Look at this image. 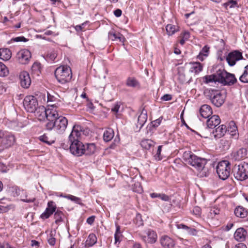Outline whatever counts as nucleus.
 Here are the masks:
<instances>
[{
  "label": "nucleus",
  "instance_id": "774afa93",
  "mask_svg": "<svg viewBox=\"0 0 248 248\" xmlns=\"http://www.w3.org/2000/svg\"><path fill=\"white\" fill-rule=\"evenodd\" d=\"M233 248H247V247L246 244L240 243L235 245Z\"/></svg>",
  "mask_w": 248,
  "mask_h": 248
},
{
  "label": "nucleus",
  "instance_id": "de8ad7c7",
  "mask_svg": "<svg viewBox=\"0 0 248 248\" xmlns=\"http://www.w3.org/2000/svg\"><path fill=\"white\" fill-rule=\"evenodd\" d=\"M62 216L63 213L61 211L57 210L55 212L54 217L55 219V223L58 224L59 222L62 221Z\"/></svg>",
  "mask_w": 248,
  "mask_h": 248
},
{
  "label": "nucleus",
  "instance_id": "864d4df0",
  "mask_svg": "<svg viewBox=\"0 0 248 248\" xmlns=\"http://www.w3.org/2000/svg\"><path fill=\"white\" fill-rule=\"evenodd\" d=\"M162 145H159L158 147L156 153L155 155V159L157 160H160L162 159V157L161 155V152L162 150Z\"/></svg>",
  "mask_w": 248,
  "mask_h": 248
},
{
  "label": "nucleus",
  "instance_id": "0eeeda50",
  "mask_svg": "<svg viewBox=\"0 0 248 248\" xmlns=\"http://www.w3.org/2000/svg\"><path fill=\"white\" fill-rule=\"evenodd\" d=\"M232 171L235 179L243 181L248 179V163H242L234 166Z\"/></svg>",
  "mask_w": 248,
  "mask_h": 248
},
{
  "label": "nucleus",
  "instance_id": "a878e982",
  "mask_svg": "<svg viewBox=\"0 0 248 248\" xmlns=\"http://www.w3.org/2000/svg\"><path fill=\"white\" fill-rule=\"evenodd\" d=\"M96 150L95 145L94 143H87L84 145L83 155H90L93 154Z\"/></svg>",
  "mask_w": 248,
  "mask_h": 248
},
{
  "label": "nucleus",
  "instance_id": "72a5a7b5",
  "mask_svg": "<svg viewBox=\"0 0 248 248\" xmlns=\"http://www.w3.org/2000/svg\"><path fill=\"white\" fill-rule=\"evenodd\" d=\"M147 113L146 112H144L143 111H142L138 118L137 126H139L140 129H141L142 127L144 125V124L147 121Z\"/></svg>",
  "mask_w": 248,
  "mask_h": 248
},
{
  "label": "nucleus",
  "instance_id": "4d7b16f0",
  "mask_svg": "<svg viewBox=\"0 0 248 248\" xmlns=\"http://www.w3.org/2000/svg\"><path fill=\"white\" fill-rule=\"evenodd\" d=\"M162 120V117H161L159 118L158 119L152 122H151L152 126L154 127H156L158 126L160 124Z\"/></svg>",
  "mask_w": 248,
  "mask_h": 248
},
{
  "label": "nucleus",
  "instance_id": "e433bc0d",
  "mask_svg": "<svg viewBox=\"0 0 248 248\" xmlns=\"http://www.w3.org/2000/svg\"><path fill=\"white\" fill-rule=\"evenodd\" d=\"M154 145V142L148 139H144L141 141L140 145L142 148L146 150H149L151 147H153Z\"/></svg>",
  "mask_w": 248,
  "mask_h": 248
},
{
  "label": "nucleus",
  "instance_id": "39448f33",
  "mask_svg": "<svg viewBox=\"0 0 248 248\" xmlns=\"http://www.w3.org/2000/svg\"><path fill=\"white\" fill-rule=\"evenodd\" d=\"M204 93L211 100L212 103L217 107H220L224 102L225 96L219 91L207 89L204 91Z\"/></svg>",
  "mask_w": 248,
  "mask_h": 248
},
{
  "label": "nucleus",
  "instance_id": "bf43d9fd",
  "mask_svg": "<svg viewBox=\"0 0 248 248\" xmlns=\"http://www.w3.org/2000/svg\"><path fill=\"white\" fill-rule=\"evenodd\" d=\"M193 213L197 216H200L201 215V209L198 206L194 207L193 209Z\"/></svg>",
  "mask_w": 248,
  "mask_h": 248
},
{
  "label": "nucleus",
  "instance_id": "cd10ccee",
  "mask_svg": "<svg viewBox=\"0 0 248 248\" xmlns=\"http://www.w3.org/2000/svg\"><path fill=\"white\" fill-rule=\"evenodd\" d=\"M234 213L236 217L241 218H244L248 215L247 210L240 206L235 208L234 211Z\"/></svg>",
  "mask_w": 248,
  "mask_h": 248
},
{
  "label": "nucleus",
  "instance_id": "ea45409f",
  "mask_svg": "<svg viewBox=\"0 0 248 248\" xmlns=\"http://www.w3.org/2000/svg\"><path fill=\"white\" fill-rule=\"evenodd\" d=\"M11 195L14 197H17L21 195V193H25L24 190H21L17 186H13L10 189Z\"/></svg>",
  "mask_w": 248,
  "mask_h": 248
},
{
  "label": "nucleus",
  "instance_id": "8fccbe9b",
  "mask_svg": "<svg viewBox=\"0 0 248 248\" xmlns=\"http://www.w3.org/2000/svg\"><path fill=\"white\" fill-rule=\"evenodd\" d=\"M19 196L22 201L27 203L33 202L35 200L34 198L28 199L26 192L25 193H21V195Z\"/></svg>",
  "mask_w": 248,
  "mask_h": 248
},
{
  "label": "nucleus",
  "instance_id": "13d9d810",
  "mask_svg": "<svg viewBox=\"0 0 248 248\" xmlns=\"http://www.w3.org/2000/svg\"><path fill=\"white\" fill-rule=\"evenodd\" d=\"M121 106L120 102L116 103L114 106L111 108V111L115 113H117L119 111V108Z\"/></svg>",
  "mask_w": 248,
  "mask_h": 248
},
{
  "label": "nucleus",
  "instance_id": "49530a36",
  "mask_svg": "<svg viewBox=\"0 0 248 248\" xmlns=\"http://www.w3.org/2000/svg\"><path fill=\"white\" fill-rule=\"evenodd\" d=\"M220 143L224 150H228L230 148L232 140L223 139L221 140Z\"/></svg>",
  "mask_w": 248,
  "mask_h": 248
},
{
  "label": "nucleus",
  "instance_id": "e2e57ef3",
  "mask_svg": "<svg viewBox=\"0 0 248 248\" xmlns=\"http://www.w3.org/2000/svg\"><path fill=\"white\" fill-rule=\"evenodd\" d=\"M95 217L94 216H92L89 217L87 219V220H86L87 223L88 224H89V225H92L94 221Z\"/></svg>",
  "mask_w": 248,
  "mask_h": 248
},
{
  "label": "nucleus",
  "instance_id": "7ed1b4c3",
  "mask_svg": "<svg viewBox=\"0 0 248 248\" xmlns=\"http://www.w3.org/2000/svg\"><path fill=\"white\" fill-rule=\"evenodd\" d=\"M54 74L58 82L62 84L70 82L72 77L71 68L67 65H61L57 67Z\"/></svg>",
  "mask_w": 248,
  "mask_h": 248
},
{
  "label": "nucleus",
  "instance_id": "2f4dec72",
  "mask_svg": "<svg viewBox=\"0 0 248 248\" xmlns=\"http://www.w3.org/2000/svg\"><path fill=\"white\" fill-rule=\"evenodd\" d=\"M114 132L112 128H108L106 129L103 134V139L106 142L110 141L113 138Z\"/></svg>",
  "mask_w": 248,
  "mask_h": 248
},
{
  "label": "nucleus",
  "instance_id": "412c9836",
  "mask_svg": "<svg viewBox=\"0 0 248 248\" xmlns=\"http://www.w3.org/2000/svg\"><path fill=\"white\" fill-rule=\"evenodd\" d=\"M160 241L164 248H172L175 245L174 240L167 235L162 236Z\"/></svg>",
  "mask_w": 248,
  "mask_h": 248
},
{
  "label": "nucleus",
  "instance_id": "58836bf2",
  "mask_svg": "<svg viewBox=\"0 0 248 248\" xmlns=\"http://www.w3.org/2000/svg\"><path fill=\"white\" fill-rule=\"evenodd\" d=\"M31 72L33 74L37 76H39L41 73V64L39 62H35L32 65Z\"/></svg>",
  "mask_w": 248,
  "mask_h": 248
},
{
  "label": "nucleus",
  "instance_id": "f3484780",
  "mask_svg": "<svg viewBox=\"0 0 248 248\" xmlns=\"http://www.w3.org/2000/svg\"><path fill=\"white\" fill-rule=\"evenodd\" d=\"M19 79L21 86L24 88H28L31 85V79L29 74L26 71L20 73Z\"/></svg>",
  "mask_w": 248,
  "mask_h": 248
},
{
  "label": "nucleus",
  "instance_id": "5fc2aeb1",
  "mask_svg": "<svg viewBox=\"0 0 248 248\" xmlns=\"http://www.w3.org/2000/svg\"><path fill=\"white\" fill-rule=\"evenodd\" d=\"M48 244L51 246H54L56 243V239L54 237L52 233H50L47 239Z\"/></svg>",
  "mask_w": 248,
  "mask_h": 248
},
{
  "label": "nucleus",
  "instance_id": "c756f323",
  "mask_svg": "<svg viewBox=\"0 0 248 248\" xmlns=\"http://www.w3.org/2000/svg\"><path fill=\"white\" fill-rule=\"evenodd\" d=\"M209 51L210 47L207 45L205 46L197 56V58L201 61H203V60L208 56Z\"/></svg>",
  "mask_w": 248,
  "mask_h": 248
},
{
  "label": "nucleus",
  "instance_id": "338daca9",
  "mask_svg": "<svg viewBox=\"0 0 248 248\" xmlns=\"http://www.w3.org/2000/svg\"><path fill=\"white\" fill-rule=\"evenodd\" d=\"M0 171L2 172H6L7 171V167L3 163H0Z\"/></svg>",
  "mask_w": 248,
  "mask_h": 248
},
{
  "label": "nucleus",
  "instance_id": "f704fd0d",
  "mask_svg": "<svg viewBox=\"0 0 248 248\" xmlns=\"http://www.w3.org/2000/svg\"><path fill=\"white\" fill-rule=\"evenodd\" d=\"M97 242V237L94 233H90L85 243V246L88 247H92Z\"/></svg>",
  "mask_w": 248,
  "mask_h": 248
},
{
  "label": "nucleus",
  "instance_id": "c03bdc74",
  "mask_svg": "<svg viewBox=\"0 0 248 248\" xmlns=\"http://www.w3.org/2000/svg\"><path fill=\"white\" fill-rule=\"evenodd\" d=\"M166 30L169 35H172L177 31V27L171 24H168L166 27Z\"/></svg>",
  "mask_w": 248,
  "mask_h": 248
},
{
  "label": "nucleus",
  "instance_id": "79ce46f5",
  "mask_svg": "<svg viewBox=\"0 0 248 248\" xmlns=\"http://www.w3.org/2000/svg\"><path fill=\"white\" fill-rule=\"evenodd\" d=\"M39 140L48 145H51L55 142V139H50L46 134L40 136Z\"/></svg>",
  "mask_w": 248,
  "mask_h": 248
},
{
  "label": "nucleus",
  "instance_id": "6ab92c4d",
  "mask_svg": "<svg viewBox=\"0 0 248 248\" xmlns=\"http://www.w3.org/2000/svg\"><path fill=\"white\" fill-rule=\"evenodd\" d=\"M108 38L111 41H119L124 44L125 40L124 36L119 32H116L114 30H111L108 33Z\"/></svg>",
  "mask_w": 248,
  "mask_h": 248
},
{
  "label": "nucleus",
  "instance_id": "aec40b11",
  "mask_svg": "<svg viewBox=\"0 0 248 248\" xmlns=\"http://www.w3.org/2000/svg\"><path fill=\"white\" fill-rule=\"evenodd\" d=\"M248 235V232L244 228H239L234 232V238L237 241L242 242L246 239Z\"/></svg>",
  "mask_w": 248,
  "mask_h": 248
},
{
  "label": "nucleus",
  "instance_id": "bb28decb",
  "mask_svg": "<svg viewBox=\"0 0 248 248\" xmlns=\"http://www.w3.org/2000/svg\"><path fill=\"white\" fill-rule=\"evenodd\" d=\"M189 64L190 65L189 71L191 73L197 74L202 70V65L199 62H190Z\"/></svg>",
  "mask_w": 248,
  "mask_h": 248
},
{
  "label": "nucleus",
  "instance_id": "7c9ffc66",
  "mask_svg": "<svg viewBox=\"0 0 248 248\" xmlns=\"http://www.w3.org/2000/svg\"><path fill=\"white\" fill-rule=\"evenodd\" d=\"M11 52L8 48L0 49V59L4 61H8L11 57Z\"/></svg>",
  "mask_w": 248,
  "mask_h": 248
},
{
  "label": "nucleus",
  "instance_id": "0e129e2a",
  "mask_svg": "<svg viewBox=\"0 0 248 248\" xmlns=\"http://www.w3.org/2000/svg\"><path fill=\"white\" fill-rule=\"evenodd\" d=\"M178 79L181 83H184L186 81L185 76L184 74L179 73L178 76Z\"/></svg>",
  "mask_w": 248,
  "mask_h": 248
},
{
  "label": "nucleus",
  "instance_id": "6e6d98bb",
  "mask_svg": "<svg viewBox=\"0 0 248 248\" xmlns=\"http://www.w3.org/2000/svg\"><path fill=\"white\" fill-rule=\"evenodd\" d=\"M11 41L13 42H26L28 41V39L25 38L24 36H18L15 38H13L11 39Z\"/></svg>",
  "mask_w": 248,
  "mask_h": 248
},
{
  "label": "nucleus",
  "instance_id": "c85d7f7f",
  "mask_svg": "<svg viewBox=\"0 0 248 248\" xmlns=\"http://www.w3.org/2000/svg\"><path fill=\"white\" fill-rule=\"evenodd\" d=\"M127 86L132 88H140V83L139 81L133 77H128L125 82Z\"/></svg>",
  "mask_w": 248,
  "mask_h": 248
},
{
  "label": "nucleus",
  "instance_id": "a19ab883",
  "mask_svg": "<svg viewBox=\"0 0 248 248\" xmlns=\"http://www.w3.org/2000/svg\"><path fill=\"white\" fill-rule=\"evenodd\" d=\"M239 80L243 83H248V65L245 67L243 73L239 78Z\"/></svg>",
  "mask_w": 248,
  "mask_h": 248
},
{
  "label": "nucleus",
  "instance_id": "5701e85b",
  "mask_svg": "<svg viewBox=\"0 0 248 248\" xmlns=\"http://www.w3.org/2000/svg\"><path fill=\"white\" fill-rule=\"evenodd\" d=\"M227 131L232 138L234 139H238L239 133L238 132L237 127L233 121H231L229 123V126L227 128Z\"/></svg>",
  "mask_w": 248,
  "mask_h": 248
},
{
  "label": "nucleus",
  "instance_id": "dca6fc26",
  "mask_svg": "<svg viewBox=\"0 0 248 248\" xmlns=\"http://www.w3.org/2000/svg\"><path fill=\"white\" fill-rule=\"evenodd\" d=\"M56 206L52 201H49L47 203V207L45 211L41 215V218L43 219L48 218L54 212H55Z\"/></svg>",
  "mask_w": 248,
  "mask_h": 248
},
{
  "label": "nucleus",
  "instance_id": "9d476101",
  "mask_svg": "<svg viewBox=\"0 0 248 248\" xmlns=\"http://www.w3.org/2000/svg\"><path fill=\"white\" fill-rule=\"evenodd\" d=\"M23 105L25 109L30 113L35 112L38 108V103L36 98L31 95L27 96L24 98Z\"/></svg>",
  "mask_w": 248,
  "mask_h": 248
},
{
  "label": "nucleus",
  "instance_id": "c9c22d12",
  "mask_svg": "<svg viewBox=\"0 0 248 248\" xmlns=\"http://www.w3.org/2000/svg\"><path fill=\"white\" fill-rule=\"evenodd\" d=\"M5 202H8V200L5 199H0V213L6 212L10 209L11 205Z\"/></svg>",
  "mask_w": 248,
  "mask_h": 248
},
{
  "label": "nucleus",
  "instance_id": "1a4fd4ad",
  "mask_svg": "<svg viewBox=\"0 0 248 248\" xmlns=\"http://www.w3.org/2000/svg\"><path fill=\"white\" fill-rule=\"evenodd\" d=\"M70 151L73 155L80 156L83 155L84 144L79 140L69 141Z\"/></svg>",
  "mask_w": 248,
  "mask_h": 248
},
{
  "label": "nucleus",
  "instance_id": "4468645a",
  "mask_svg": "<svg viewBox=\"0 0 248 248\" xmlns=\"http://www.w3.org/2000/svg\"><path fill=\"white\" fill-rule=\"evenodd\" d=\"M31 56V53L29 50L23 49L17 52L16 58L19 63L26 64L29 62Z\"/></svg>",
  "mask_w": 248,
  "mask_h": 248
},
{
  "label": "nucleus",
  "instance_id": "4c0bfd02",
  "mask_svg": "<svg viewBox=\"0 0 248 248\" xmlns=\"http://www.w3.org/2000/svg\"><path fill=\"white\" fill-rule=\"evenodd\" d=\"M57 53L55 50H50L48 51L46 54V55L44 56V58L48 62H54L57 57Z\"/></svg>",
  "mask_w": 248,
  "mask_h": 248
},
{
  "label": "nucleus",
  "instance_id": "2eb2a0df",
  "mask_svg": "<svg viewBox=\"0 0 248 248\" xmlns=\"http://www.w3.org/2000/svg\"><path fill=\"white\" fill-rule=\"evenodd\" d=\"M247 155V150L245 148H241L233 151L230 154V158L233 161H240L245 158Z\"/></svg>",
  "mask_w": 248,
  "mask_h": 248
},
{
  "label": "nucleus",
  "instance_id": "09e8293b",
  "mask_svg": "<svg viewBox=\"0 0 248 248\" xmlns=\"http://www.w3.org/2000/svg\"><path fill=\"white\" fill-rule=\"evenodd\" d=\"M237 1L234 0H230L228 2L224 3L223 4V6L227 9L229 7L230 8H234L237 6Z\"/></svg>",
  "mask_w": 248,
  "mask_h": 248
},
{
  "label": "nucleus",
  "instance_id": "3c124183",
  "mask_svg": "<svg viewBox=\"0 0 248 248\" xmlns=\"http://www.w3.org/2000/svg\"><path fill=\"white\" fill-rule=\"evenodd\" d=\"M88 21L84 22L80 25H76L74 27V28L77 32L84 31H86L85 26L88 24Z\"/></svg>",
  "mask_w": 248,
  "mask_h": 248
},
{
  "label": "nucleus",
  "instance_id": "680f3d73",
  "mask_svg": "<svg viewBox=\"0 0 248 248\" xmlns=\"http://www.w3.org/2000/svg\"><path fill=\"white\" fill-rule=\"evenodd\" d=\"M187 233L189 235H196L197 234V230L194 228H190L186 231Z\"/></svg>",
  "mask_w": 248,
  "mask_h": 248
},
{
  "label": "nucleus",
  "instance_id": "052dcab7",
  "mask_svg": "<svg viewBox=\"0 0 248 248\" xmlns=\"http://www.w3.org/2000/svg\"><path fill=\"white\" fill-rule=\"evenodd\" d=\"M72 201L78 204L81 205H82L83 204L82 203V200L80 198L74 196H73L72 198Z\"/></svg>",
  "mask_w": 248,
  "mask_h": 248
},
{
  "label": "nucleus",
  "instance_id": "ddd939ff",
  "mask_svg": "<svg viewBox=\"0 0 248 248\" xmlns=\"http://www.w3.org/2000/svg\"><path fill=\"white\" fill-rule=\"evenodd\" d=\"M243 59L242 53L239 50H233L230 52L226 57V61L231 66H234L236 62Z\"/></svg>",
  "mask_w": 248,
  "mask_h": 248
},
{
  "label": "nucleus",
  "instance_id": "f257e3e1",
  "mask_svg": "<svg viewBox=\"0 0 248 248\" xmlns=\"http://www.w3.org/2000/svg\"><path fill=\"white\" fill-rule=\"evenodd\" d=\"M55 118L51 119L50 121L46 122V129L48 130L53 129L57 133L62 134L64 132L68 124L67 119L63 116H59L56 111Z\"/></svg>",
  "mask_w": 248,
  "mask_h": 248
},
{
  "label": "nucleus",
  "instance_id": "f8f14e48",
  "mask_svg": "<svg viewBox=\"0 0 248 248\" xmlns=\"http://www.w3.org/2000/svg\"><path fill=\"white\" fill-rule=\"evenodd\" d=\"M227 131V128L224 124H221L216 128L212 133H202L203 137L206 138L209 136H213L215 139H220L224 136Z\"/></svg>",
  "mask_w": 248,
  "mask_h": 248
},
{
  "label": "nucleus",
  "instance_id": "b1692460",
  "mask_svg": "<svg viewBox=\"0 0 248 248\" xmlns=\"http://www.w3.org/2000/svg\"><path fill=\"white\" fill-rule=\"evenodd\" d=\"M200 113L202 118L204 119L208 118L212 114V110L210 106L205 104L201 107Z\"/></svg>",
  "mask_w": 248,
  "mask_h": 248
},
{
  "label": "nucleus",
  "instance_id": "473e14b6",
  "mask_svg": "<svg viewBox=\"0 0 248 248\" xmlns=\"http://www.w3.org/2000/svg\"><path fill=\"white\" fill-rule=\"evenodd\" d=\"M220 214V210L217 208H213L210 209L208 214V218L211 220L216 219H218Z\"/></svg>",
  "mask_w": 248,
  "mask_h": 248
},
{
  "label": "nucleus",
  "instance_id": "393cba45",
  "mask_svg": "<svg viewBox=\"0 0 248 248\" xmlns=\"http://www.w3.org/2000/svg\"><path fill=\"white\" fill-rule=\"evenodd\" d=\"M220 123V119L218 116L213 115L209 118L207 122V126L209 128H214L218 125Z\"/></svg>",
  "mask_w": 248,
  "mask_h": 248
},
{
  "label": "nucleus",
  "instance_id": "9b49d317",
  "mask_svg": "<svg viewBox=\"0 0 248 248\" xmlns=\"http://www.w3.org/2000/svg\"><path fill=\"white\" fill-rule=\"evenodd\" d=\"M16 140L14 134L11 132L3 130L1 140V145L2 147L9 148L14 145Z\"/></svg>",
  "mask_w": 248,
  "mask_h": 248
},
{
  "label": "nucleus",
  "instance_id": "a211bd4d",
  "mask_svg": "<svg viewBox=\"0 0 248 248\" xmlns=\"http://www.w3.org/2000/svg\"><path fill=\"white\" fill-rule=\"evenodd\" d=\"M146 234L142 236V240L145 243L153 244L156 242L157 234L155 231L149 230L146 232Z\"/></svg>",
  "mask_w": 248,
  "mask_h": 248
},
{
  "label": "nucleus",
  "instance_id": "603ef678",
  "mask_svg": "<svg viewBox=\"0 0 248 248\" xmlns=\"http://www.w3.org/2000/svg\"><path fill=\"white\" fill-rule=\"evenodd\" d=\"M215 76L216 74L213 75L204 77V82L206 83H208L210 82H212L213 81H217V79H216V77H215Z\"/></svg>",
  "mask_w": 248,
  "mask_h": 248
},
{
  "label": "nucleus",
  "instance_id": "37998d69",
  "mask_svg": "<svg viewBox=\"0 0 248 248\" xmlns=\"http://www.w3.org/2000/svg\"><path fill=\"white\" fill-rule=\"evenodd\" d=\"M116 230L114 234L115 244L117 245V243L119 244L121 240L120 238L122 236L121 232L120 231V226L118 224H116Z\"/></svg>",
  "mask_w": 248,
  "mask_h": 248
},
{
  "label": "nucleus",
  "instance_id": "20e7f679",
  "mask_svg": "<svg viewBox=\"0 0 248 248\" xmlns=\"http://www.w3.org/2000/svg\"><path fill=\"white\" fill-rule=\"evenodd\" d=\"M217 81L224 85L231 86L237 82L235 75L227 72L224 70H219L216 73Z\"/></svg>",
  "mask_w": 248,
  "mask_h": 248
},
{
  "label": "nucleus",
  "instance_id": "a18cd8bd",
  "mask_svg": "<svg viewBox=\"0 0 248 248\" xmlns=\"http://www.w3.org/2000/svg\"><path fill=\"white\" fill-rule=\"evenodd\" d=\"M9 73L7 67L0 62V77H3L6 76Z\"/></svg>",
  "mask_w": 248,
  "mask_h": 248
},
{
  "label": "nucleus",
  "instance_id": "f03ea898",
  "mask_svg": "<svg viewBox=\"0 0 248 248\" xmlns=\"http://www.w3.org/2000/svg\"><path fill=\"white\" fill-rule=\"evenodd\" d=\"M183 158L186 162L199 170H203L208 161L206 158L198 157L190 151L185 152Z\"/></svg>",
  "mask_w": 248,
  "mask_h": 248
},
{
  "label": "nucleus",
  "instance_id": "4be33fe9",
  "mask_svg": "<svg viewBox=\"0 0 248 248\" xmlns=\"http://www.w3.org/2000/svg\"><path fill=\"white\" fill-rule=\"evenodd\" d=\"M81 136V127L75 125L73 127L72 130L68 137V140H78Z\"/></svg>",
  "mask_w": 248,
  "mask_h": 248
},
{
  "label": "nucleus",
  "instance_id": "423d86ee",
  "mask_svg": "<svg viewBox=\"0 0 248 248\" xmlns=\"http://www.w3.org/2000/svg\"><path fill=\"white\" fill-rule=\"evenodd\" d=\"M35 116L38 120L44 121L46 119L47 122L50 121L51 119L55 118L56 110L53 109H46L44 106L39 107L35 112Z\"/></svg>",
  "mask_w": 248,
  "mask_h": 248
},
{
  "label": "nucleus",
  "instance_id": "6e6552de",
  "mask_svg": "<svg viewBox=\"0 0 248 248\" xmlns=\"http://www.w3.org/2000/svg\"><path fill=\"white\" fill-rule=\"evenodd\" d=\"M217 173L220 179L225 180L230 176V163L227 160L220 161L216 167Z\"/></svg>",
  "mask_w": 248,
  "mask_h": 248
},
{
  "label": "nucleus",
  "instance_id": "69168bd1",
  "mask_svg": "<svg viewBox=\"0 0 248 248\" xmlns=\"http://www.w3.org/2000/svg\"><path fill=\"white\" fill-rule=\"evenodd\" d=\"M172 99V96L170 94H166L162 96L161 99L163 101H169Z\"/></svg>",
  "mask_w": 248,
  "mask_h": 248
}]
</instances>
